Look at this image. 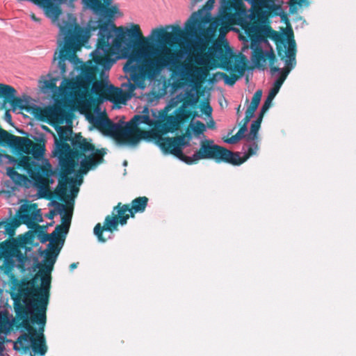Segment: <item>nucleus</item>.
Returning a JSON list of instances; mask_svg holds the SVG:
<instances>
[{"mask_svg":"<svg viewBox=\"0 0 356 356\" xmlns=\"http://www.w3.org/2000/svg\"><path fill=\"white\" fill-rule=\"evenodd\" d=\"M56 205L62 224L49 234L47 226L38 224L43 219L37 204H28L24 199V225L29 229L24 233V318L31 316L40 322L44 321L51 296V272L60 250L55 242L64 241L72 217V205Z\"/></svg>","mask_w":356,"mask_h":356,"instance_id":"f257e3e1","label":"nucleus"},{"mask_svg":"<svg viewBox=\"0 0 356 356\" xmlns=\"http://www.w3.org/2000/svg\"><path fill=\"white\" fill-rule=\"evenodd\" d=\"M58 139L55 138L56 148L54 154L58 159L59 186L56 191L60 199H63L68 184L73 182L71 177L80 162L79 172L86 175L99 164L103 163L106 154L104 149H97L81 133L72 135V129L59 127Z\"/></svg>","mask_w":356,"mask_h":356,"instance_id":"f03ea898","label":"nucleus"},{"mask_svg":"<svg viewBox=\"0 0 356 356\" xmlns=\"http://www.w3.org/2000/svg\"><path fill=\"white\" fill-rule=\"evenodd\" d=\"M143 113V115H135L125 126L113 122L106 115L95 118L92 124L103 134L113 137L120 143L136 145L141 140H154L164 153L173 154L188 164L191 156L185 155L182 152L184 147L190 145L186 135L174 138L163 137L158 131L140 129L139 125L141 124H152L148 108H145Z\"/></svg>","mask_w":356,"mask_h":356,"instance_id":"7ed1b4c3","label":"nucleus"},{"mask_svg":"<svg viewBox=\"0 0 356 356\" xmlns=\"http://www.w3.org/2000/svg\"><path fill=\"white\" fill-rule=\"evenodd\" d=\"M172 51L178 54L176 58L179 60V64L174 70H171L170 66L165 68H168L173 74L180 72L189 75L191 77V82L200 95L204 93L202 84L209 76L210 70L221 66L227 70L237 72V74L232 73L229 75L221 74L225 83L229 86L234 85L245 72L243 67L238 64L232 66L231 61L232 51L226 40H215L206 51H197L195 56V62L199 65L198 67L181 61V55L179 51L172 50Z\"/></svg>","mask_w":356,"mask_h":356,"instance_id":"20e7f679","label":"nucleus"},{"mask_svg":"<svg viewBox=\"0 0 356 356\" xmlns=\"http://www.w3.org/2000/svg\"><path fill=\"white\" fill-rule=\"evenodd\" d=\"M215 0H208L205 5L197 11L192 13L184 25L185 31L179 25L167 26L171 28L168 32L163 27L156 28L152 31L150 37L170 47H176L186 36L197 38L196 49L199 51L207 50L216 35L217 28L220 25V19L211 18L210 10L213 8Z\"/></svg>","mask_w":356,"mask_h":356,"instance_id":"39448f33","label":"nucleus"},{"mask_svg":"<svg viewBox=\"0 0 356 356\" xmlns=\"http://www.w3.org/2000/svg\"><path fill=\"white\" fill-rule=\"evenodd\" d=\"M99 38L96 49L91 53L92 58L81 67L79 83L86 90H91L98 99L104 100L108 84L103 81L104 70H108L113 65L111 56L112 46L109 43L111 35L108 24L100 26Z\"/></svg>","mask_w":356,"mask_h":356,"instance_id":"423d86ee","label":"nucleus"},{"mask_svg":"<svg viewBox=\"0 0 356 356\" xmlns=\"http://www.w3.org/2000/svg\"><path fill=\"white\" fill-rule=\"evenodd\" d=\"M266 17L265 10L261 8H253L250 15L241 19V26L250 40V44L254 45L266 38H270L275 42L277 52L280 47L286 51L290 42L295 40L292 29H288L284 35L278 34L270 26L264 24Z\"/></svg>","mask_w":356,"mask_h":356,"instance_id":"0eeeda50","label":"nucleus"},{"mask_svg":"<svg viewBox=\"0 0 356 356\" xmlns=\"http://www.w3.org/2000/svg\"><path fill=\"white\" fill-rule=\"evenodd\" d=\"M17 280V292L14 291L6 293L10 294L11 299L13 300V307L15 312L16 318H14L6 309H0V332L7 336L15 330L19 332L15 349L22 354V275ZM6 285V282L0 280V308L1 307L2 296L3 288Z\"/></svg>","mask_w":356,"mask_h":356,"instance_id":"6e6552de","label":"nucleus"},{"mask_svg":"<svg viewBox=\"0 0 356 356\" xmlns=\"http://www.w3.org/2000/svg\"><path fill=\"white\" fill-rule=\"evenodd\" d=\"M45 312L44 321L42 320L36 321L31 316L25 317L24 322V342L27 346H24V353L30 351L31 356H44L48 350L47 340L44 335L45 326L47 321V312Z\"/></svg>","mask_w":356,"mask_h":356,"instance_id":"1a4fd4ad","label":"nucleus"},{"mask_svg":"<svg viewBox=\"0 0 356 356\" xmlns=\"http://www.w3.org/2000/svg\"><path fill=\"white\" fill-rule=\"evenodd\" d=\"M60 33L64 35V42L63 48L58 54V67L61 74L64 75L66 72L65 59L76 64V67L81 70V67L83 63L76 54V52L81 47V28L78 25L69 24L65 26L60 27Z\"/></svg>","mask_w":356,"mask_h":356,"instance_id":"9d476101","label":"nucleus"},{"mask_svg":"<svg viewBox=\"0 0 356 356\" xmlns=\"http://www.w3.org/2000/svg\"><path fill=\"white\" fill-rule=\"evenodd\" d=\"M58 167L60 168L59 165ZM58 172H60V171ZM28 174L31 179L33 180L34 185L42 193L41 197H45L48 200L55 198L63 202H66L68 197V186H71L74 183V179H73V182L67 184L66 193L63 197V199L61 200L56 193V191L59 186V184L54 192H51L49 190V185L54 183V180L51 178V177L55 175L56 172V170H52L51 165L47 160L45 161V163L42 166L34 168V170L29 172ZM58 175L59 176V173H58Z\"/></svg>","mask_w":356,"mask_h":356,"instance_id":"9b49d317","label":"nucleus"},{"mask_svg":"<svg viewBox=\"0 0 356 356\" xmlns=\"http://www.w3.org/2000/svg\"><path fill=\"white\" fill-rule=\"evenodd\" d=\"M233 152L215 145L212 140H204L200 143V149L191 156L188 165L197 163L201 159H213L216 163H227L230 164V156Z\"/></svg>","mask_w":356,"mask_h":356,"instance_id":"f8f14e48","label":"nucleus"},{"mask_svg":"<svg viewBox=\"0 0 356 356\" xmlns=\"http://www.w3.org/2000/svg\"><path fill=\"white\" fill-rule=\"evenodd\" d=\"M24 170L27 173L34 170V168L43 165L41 161H45L44 155L45 145L42 140L35 142L28 138V134L24 131Z\"/></svg>","mask_w":356,"mask_h":356,"instance_id":"ddd939ff","label":"nucleus"},{"mask_svg":"<svg viewBox=\"0 0 356 356\" xmlns=\"http://www.w3.org/2000/svg\"><path fill=\"white\" fill-rule=\"evenodd\" d=\"M296 44L295 40L290 42L286 51H284L281 47L278 48V56L282 60L284 61L285 67L284 69H281L279 72L280 76L274 82L273 86L268 95V97L273 99H274L287 78L289 74L295 67L296 65Z\"/></svg>","mask_w":356,"mask_h":356,"instance_id":"4468645a","label":"nucleus"},{"mask_svg":"<svg viewBox=\"0 0 356 356\" xmlns=\"http://www.w3.org/2000/svg\"><path fill=\"white\" fill-rule=\"evenodd\" d=\"M129 215L126 213V209H122L121 202H119L113 207L112 214L106 216L104 225L97 223L94 227V234L97 236L98 241L102 243L106 241V238L103 236V232L107 231L113 233L118 230V225H124L127 222Z\"/></svg>","mask_w":356,"mask_h":356,"instance_id":"2eb2a0df","label":"nucleus"},{"mask_svg":"<svg viewBox=\"0 0 356 356\" xmlns=\"http://www.w3.org/2000/svg\"><path fill=\"white\" fill-rule=\"evenodd\" d=\"M252 50L251 60L254 65L258 68H265L266 60L269 62V66L271 74H275L280 71V68L275 66L276 56L273 49L271 48L269 51H264L260 46V43L250 44Z\"/></svg>","mask_w":356,"mask_h":356,"instance_id":"dca6fc26","label":"nucleus"},{"mask_svg":"<svg viewBox=\"0 0 356 356\" xmlns=\"http://www.w3.org/2000/svg\"><path fill=\"white\" fill-rule=\"evenodd\" d=\"M7 104L13 112L22 114V96H17V90L11 86L0 83V109H6Z\"/></svg>","mask_w":356,"mask_h":356,"instance_id":"f3484780","label":"nucleus"},{"mask_svg":"<svg viewBox=\"0 0 356 356\" xmlns=\"http://www.w3.org/2000/svg\"><path fill=\"white\" fill-rule=\"evenodd\" d=\"M3 259V264L0 266V273L3 271L8 276H13L12 271L15 267L22 273V252L7 248L0 253V259Z\"/></svg>","mask_w":356,"mask_h":356,"instance_id":"a211bd4d","label":"nucleus"},{"mask_svg":"<svg viewBox=\"0 0 356 356\" xmlns=\"http://www.w3.org/2000/svg\"><path fill=\"white\" fill-rule=\"evenodd\" d=\"M33 113L38 119L42 121H48L51 124H63L65 118V111L58 106L45 108L36 107L34 109Z\"/></svg>","mask_w":356,"mask_h":356,"instance_id":"6ab92c4d","label":"nucleus"},{"mask_svg":"<svg viewBox=\"0 0 356 356\" xmlns=\"http://www.w3.org/2000/svg\"><path fill=\"white\" fill-rule=\"evenodd\" d=\"M17 204L19 207L16 210L15 216L6 218L5 232L3 234H8L9 238L13 237L15 234L16 229L22 225V197H18Z\"/></svg>","mask_w":356,"mask_h":356,"instance_id":"aec40b11","label":"nucleus"},{"mask_svg":"<svg viewBox=\"0 0 356 356\" xmlns=\"http://www.w3.org/2000/svg\"><path fill=\"white\" fill-rule=\"evenodd\" d=\"M185 122L183 116L181 113L179 108L175 115H170L164 120L161 126V131L163 134H168L169 132L173 133L177 131L181 124Z\"/></svg>","mask_w":356,"mask_h":356,"instance_id":"412c9836","label":"nucleus"},{"mask_svg":"<svg viewBox=\"0 0 356 356\" xmlns=\"http://www.w3.org/2000/svg\"><path fill=\"white\" fill-rule=\"evenodd\" d=\"M149 199L146 196L138 197L134 199L131 204H122V209H126V213L129 212V217L134 218L137 213H143L145 211Z\"/></svg>","mask_w":356,"mask_h":356,"instance_id":"4be33fe9","label":"nucleus"},{"mask_svg":"<svg viewBox=\"0 0 356 356\" xmlns=\"http://www.w3.org/2000/svg\"><path fill=\"white\" fill-rule=\"evenodd\" d=\"M0 146L10 149L22 146V136L13 135L6 130L0 129Z\"/></svg>","mask_w":356,"mask_h":356,"instance_id":"5701e85b","label":"nucleus"},{"mask_svg":"<svg viewBox=\"0 0 356 356\" xmlns=\"http://www.w3.org/2000/svg\"><path fill=\"white\" fill-rule=\"evenodd\" d=\"M259 149L258 144L253 143L249 146L248 152L243 157H241L239 152H233L230 156V164L233 165H240L245 162L251 156L254 155Z\"/></svg>","mask_w":356,"mask_h":356,"instance_id":"b1692460","label":"nucleus"},{"mask_svg":"<svg viewBox=\"0 0 356 356\" xmlns=\"http://www.w3.org/2000/svg\"><path fill=\"white\" fill-rule=\"evenodd\" d=\"M11 152L16 155V159L9 154H4V162L6 164L13 165L17 170L22 171V146H17L14 149H11Z\"/></svg>","mask_w":356,"mask_h":356,"instance_id":"393cba45","label":"nucleus"},{"mask_svg":"<svg viewBox=\"0 0 356 356\" xmlns=\"http://www.w3.org/2000/svg\"><path fill=\"white\" fill-rule=\"evenodd\" d=\"M123 97L122 89L115 87L113 85H108L104 99L108 100L113 103H120Z\"/></svg>","mask_w":356,"mask_h":356,"instance_id":"a878e982","label":"nucleus"},{"mask_svg":"<svg viewBox=\"0 0 356 356\" xmlns=\"http://www.w3.org/2000/svg\"><path fill=\"white\" fill-rule=\"evenodd\" d=\"M195 90H197L195 89ZM196 92H197V91H196ZM197 95H195L191 92H186V95L184 97V99H183L182 104L180 106H184V108L188 107V106L195 108L198 103L199 96L203 95V93L202 95H200L198 92H197Z\"/></svg>","mask_w":356,"mask_h":356,"instance_id":"bb28decb","label":"nucleus"},{"mask_svg":"<svg viewBox=\"0 0 356 356\" xmlns=\"http://www.w3.org/2000/svg\"><path fill=\"white\" fill-rule=\"evenodd\" d=\"M263 117L259 115L257 119L252 122L250 126V134L247 136V140H254L257 138V133L261 127Z\"/></svg>","mask_w":356,"mask_h":356,"instance_id":"cd10ccee","label":"nucleus"},{"mask_svg":"<svg viewBox=\"0 0 356 356\" xmlns=\"http://www.w3.org/2000/svg\"><path fill=\"white\" fill-rule=\"evenodd\" d=\"M22 234H19L15 238H13V236L8 238L7 241H8L10 243L8 245V248L12 249L16 252H22Z\"/></svg>","mask_w":356,"mask_h":356,"instance_id":"c85d7f7f","label":"nucleus"},{"mask_svg":"<svg viewBox=\"0 0 356 356\" xmlns=\"http://www.w3.org/2000/svg\"><path fill=\"white\" fill-rule=\"evenodd\" d=\"M179 108L185 122L189 120H193L198 116V113L196 111L188 109L187 107L184 108V106H179Z\"/></svg>","mask_w":356,"mask_h":356,"instance_id":"c756f323","label":"nucleus"},{"mask_svg":"<svg viewBox=\"0 0 356 356\" xmlns=\"http://www.w3.org/2000/svg\"><path fill=\"white\" fill-rule=\"evenodd\" d=\"M1 184L3 187L6 188L5 189L7 192V197H10L13 195H15V190L19 188L20 187L18 186L17 184L13 183V181L6 179L1 182Z\"/></svg>","mask_w":356,"mask_h":356,"instance_id":"7c9ffc66","label":"nucleus"},{"mask_svg":"<svg viewBox=\"0 0 356 356\" xmlns=\"http://www.w3.org/2000/svg\"><path fill=\"white\" fill-rule=\"evenodd\" d=\"M222 14L224 17L232 15V11L234 9V3L232 0H222Z\"/></svg>","mask_w":356,"mask_h":356,"instance_id":"2f4dec72","label":"nucleus"},{"mask_svg":"<svg viewBox=\"0 0 356 356\" xmlns=\"http://www.w3.org/2000/svg\"><path fill=\"white\" fill-rule=\"evenodd\" d=\"M244 134L243 128L242 129H239L238 131L234 136L230 138H224L223 140L229 144H235L245 136Z\"/></svg>","mask_w":356,"mask_h":356,"instance_id":"473e14b6","label":"nucleus"},{"mask_svg":"<svg viewBox=\"0 0 356 356\" xmlns=\"http://www.w3.org/2000/svg\"><path fill=\"white\" fill-rule=\"evenodd\" d=\"M308 0H290L289 10L291 13H294L297 11V6H301L302 4L309 6Z\"/></svg>","mask_w":356,"mask_h":356,"instance_id":"72a5a7b5","label":"nucleus"},{"mask_svg":"<svg viewBox=\"0 0 356 356\" xmlns=\"http://www.w3.org/2000/svg\"><path fill=\"white\" fill-rule=\"evenodd\" d=\"M206 129L205 125L201 121H197L195 125L192 127V130L196 136L202 134Z\"/></svg>","mask_w":356,"mask_h":356,"instance_id":"f704fd0d","label":"nucleus"},{"mask_svg":"<svg viewBox=\"0 0 356 356\" xmlns=\"http://www.w3.org/2000/svg\"><path fill=\"white\" fill-rule=\"evenodd\" d=\"M273 5L274 3L273 0H258L254 6V8H261L263 10H264V8H268L270 7L269 4Z\"/></svg>","mask_w":356,"mask_h":356,"instance_id":"c9c22d12","label":"nucleus"},{"mask_svg":"<svg viewBox=\"0 0 356 356\" xmlns=\"http://www.w3.org/2000/svg\"><path fill=\"white\" fill-rule=\"evenodd\" d=\"M273 101V99L267 97V98L266 99L262 107H261V109L260 111V113L259 115L260 116H262L264 117L265 113L269 109V108L271 106V102Z\"/></svg>","mask_w":356,"mask_h":356,"instance_id":"e433bc0d","label":"nucleus"},{"mask_svg":"<svg viewBox=\"0 0 356 356\" xmlns=\"http://www.w3.org/2000/svg\"><path fill=\"white\" fill-rule=\"evenodd\" d=\"M261 96H262V91L261 90H257L254 92V94L252 98V101H251L250 104L252 105L257 106L258 107V106L261 102Z\"/></svg>","mask_w":356,"mask_h":356,"instance_id":"4c0bfd02","label":"nucleus"},{"mask_svg":"<svg viewBox=\"0 0 356 356\" xmlns=\"http://www.w3.org/2000/svg\"><path fill=\"white\" fill-rule=\"evenodd\" d=\"M258 107L257 106L250 104L245 111V120L248 118H252L254 116V112Z\"/></svg>","mask_w":356,"mask_h":356,"instance_id":"58836bf2","label":"nucleus"},{"mask_svg":"<svg viewBox=\"0 0 356 356\" xmlns=\"http://www.w3.org/2000/svg\"><path fill=\"white\" fill-rule=\"evenodd\" d=\"M220 19V25L218 26L217 29H218L219 32L220 34L226 33L227 31L230 30L229 26L228 24L224 22L221 19Z\"/></svg>","mask_w":356,"mask_h":356,"instance_id":"ea45409f","label":"nucleus"},{"mask_svg":"<svg viewBox=\"0 0 356 356\" xmlns=\"http://www.w3.org/2000/svg\"><path fill=\"white\" fill-rule=\"evenodd\" d=\"M8 179L13 181V183L17 184L20 188L22 187V174L18 172V175H13Z\"/></svg>","mask_w":356,"mask_h":356,"instance_id":"a19ab883","label":"nucleus"},{"mask_svg":"<svg viewBox=\"0 0 356 356\" xmlns=\"http://www.w3.org/2000/svg\"><path fill=\"white\" fill-rule=\"evenodd\" d=\"M6 336H0V356H4V352L6 350L5 343L6 341H9V340L6 339Z\"/></svg>","mask_w":356,"mask_h":356,"instance_id":"79ce46f5","label":"nucleus"},{"mask_svg":"<svg viewBox=\"0 0 356 356\" xmlns=\"http://www.w3.org/2000/svg\"><path fill=\"white\" fill-rule=\"evenodd\" d=\"M45 88L51 90H54L56 88V79H51L49 81H45L44 82Z\"/></svg>","mask_w":356,"mask_h":356,"instance_id":"37998d69","label":"nucleus"},{"mask_svg":"<svg viewBox=\"0 0 356 356\" xmlns=\"http://www.w3.org/2000/svg\"><path fill=\"white\" fill-rule=\"evenodd\" d=\"M251 118H248L245 120V117L239 122L238 125L240 126V129L243 128V131H247V124L250 122Z\"/></svg>","mask_w":356,"mask_h":356,"instance_id":"c03bdc74","label":"nucleus"},{"mask_svg":"<svg viewBox=\"0 0 356 356\" xmlns=\"http://www.w3.org/2000/svg\"><path fill=\"white\" fill-rule=\"evenodd\" d=\"M6 175L9 178H10V177H12L13 175H18V172L15 170V169L13 167H7Z\"/></svg>","mask_w":356,"mask_h":356,"instance_id":"a18cd8bd","label":"nucleus"},{"mask_svg":"<svg viewBox=\"0 0 356 356\" xmlns=\"http://www.w3.org/2000/svg\"><path fill=\"white\" fill-rule=\"evenodd\" d=\"M5 110H6V111H5V113H4V115H3L4 120H5L6 122L9 123L10 124H13V121H12V115H11V114L10 113L9 110H7V108H6V109H5Z\"/></svg>","mask_w":356,"mask_h":356,"instance_id":"49530a36","label":"nucleus"},{"mask_svg":"<svg viewBox=\"0 0 356 356\" xmlns=\"http://www.w3.org/2000/svg\"><path fill=\"white\" fill-rule=\"evenodd\" d=\"M203 112L207 116H210L211 115L212 108L211 107V106L209 105V103H207L204 106V107H203Z\"/></svg>","mask_w":356,"mask_h":356,"instance_id":"de8ad7c7","label":"nucleus"},{"mask_svg":"<svg viewBox=\"0 0 356 356\" xmlns=\"http://www.w3.org/2000/svg\"><path fill=\"white\" fill-rule=\"evenodd\" d=\"M9 243H10L8 241H7V239L0 243V253L7 250L8 245Z\"/></svg>","mask_w":356,"mask_h":356,"instance_id":"09e8293b","label":"nucleus"},{"mask_svg":"<svg viewBox=\"0 0 356 356\" xmlns=\"http://www.w3.org/2000/svg\"><path fill=\"white\" fill-rule=\"evenodd\" d=\"M70 191H71L72 195L75 196V195H76V194L79 191V188L76 186H71Z\"/></svg>","mask_w":356,"mask_h":356,"instance_id":"8fccbe9b","label":"nucleus"},{"mask_svg":"<svg viewBox=\"0 0 356 356\" xmlns=\"http://www.w3.org/2000/svg\"><path fill=\"white\" fill-rule=\"evenodd\" d=\"M181 135H186V138L190 142L192 138L191 132L189 130V128H188L184 134H182Z\"/></svg>","mask_w":356,"mask_h":356,"instance_id":"3c124183","label":"nucleus"},{"mask_svg":"<svg viewBox=\"0 0 356 356\" xmlns=\"http://www.w3.org/2000/svg\"><path fill=\"white\" fill-rule=\"evenodd\" d=\"M23 99H24V110H27L28 111L29 110L28 107L25 104L29 102V96H27L26 95H24Z\"/></svg>","mask_w":356,"mask_h":356,"instance_id":"603ef678","label":"nucleus"},{"mask_svg":"<svg viewBox=\"0 0 356 356\" xmlns=\"http://www.w3.org/2000/svg\"><path fill=\"white\" fill-rule=\"evenodd\" d=\"M280 16L282 21H284L286 24H289V19L286 14L283 13L282 15H280Z\"/></svg>","mask_w":356,"mask_h":356,"instance_id":"864d4df0","label":"nucleus"},{"mask_svg":"<svg viewBox=\"0 0 356 356\" xmlns=\"http://www.w3.org/2000/svg\"><path fill=\"white\" fill-rule=\"evenodd\" d=\"M56 215V211L54 210H51L49 211V213L47 215V217L49 219H52L54 216Z\"/></svg>","mask_w":356,"mask_h":356,"instance_id":"5fc2aeb1","label":"nucleus"},{"mask_svg":"<svg viewBox=\"0 0 356 356\" xmlns=\"http://www.w3.org/2000/svg\"><path fill=\"white\" fill-rule=\"evenodd\" d=\"M9 309H11V306L8 304V300L7 299L6 302L4 303L3 310L6 309L9 312V310H8Z\"/></svg>","mask_w":356,"mask_h":356,"instance_id":"6e6d98bb","label":"nucleus"},{"mask_svg":"<svg viewBox=\"0 0 356 356\" xmlns=\"http://www.w3.org/2000/svg\"><path fill=\"white\" fill-rule=\"evenodd\" d=\"M9 309H11V306L8 304V300L7 299L6 302L4 303L3 310L6 309L9 312V310H8Z\"/></svg>","mask_w":356,"mask_h":356,"instance_id":"4d7b16f0","label":"nucleus"},{"mask_svg":"<svg viewBox=\"0 0 356 356\" xmlns=\"http://www.w3.org/2000/svg\"><path fill=\"white\" fill-rule=\"evenodd\" d=\"M79 263L76 262V263H72L70 265V271H72L74 270L75 268H76L77 266H78Z\"/></svg>","mask_w":356,"mask_h":356,"instance_id":"13d9d810","label":"nucleus"},{"mask_svg":"<svg viewBox=\"0 0 356 356\" xmlns=\"http://www.w3.org/2000/svg\"><path fill=\"white\" fill-rule=\"evenodd\" d=\"M202 0H191V7H194L197 3L202 1Z\"/></svg>","mask_w":356,"mask_h":356,"instance_id":"bf43d9fd","label":"nucleus"},{"mask_svg":"<svg viewBox=\"0 0 356 356\" xmlns=\"http://www.w3.org/2000/svg\"><path fill=\"white\" fill-rule=\"evenodd\" d=\"M6 195V197H7V192L5 190V188H2L0 189V196L2 195Z\"/></svg>","mask_w":356,"mask_h":356,"instance_id":"052dcab7","label":"nucleus"},{"mask_svg":"<svg viewBox=\"0 0 356 356\" xmlns=\"http://www.w3.org/2000/svg\"><path fill=\"white\" fill-rule=\"evenodd\" d=\"M6 222V218L0 220V228L3 225L5 227V222Z\"/></svg>","mask_w":356,"mask_h":356,"instance_id":"680f3d73","label":"nucleus"},{"mask_svg":"<svg viewBox=\"0 0 356 356\" xmlns=\"http://www.w3.org/2000/svg\"><path fill=\"white\" fill-rule=\"evenodd\" d=\"M209 127L211 128V129H214L215 128V122L213 120H211L210 124H209Z\"/></svg>","mask_w":356,"mask_h":356,"instance_id":"e2e57ef3","label":"nucleus"},{"mask_svg":"<svg viewBox=\"0 0 356 356\" xmlns=\"http://www.w3.org/2000/svg\"><path fill=\"white\" fill-rule=\"evenodd\" d=\"M3 156L4 154L0 153V165H1L3 163Z\"/></svg>","mask_w":356,"mask_h":356,"instance_id":"0e129e2a","label":"nucleus"},{"mask_svg":"<svg viewBox=\"0 0 356 356\" xmlns=\"http://www.w3.org/2000/svg\"><path fill=\"white\" fill-rule=\"evenodd\" d=\"M16 131L18 134H22V128L17 127Z\"/></svg>","mask_w":356,"mask_h":356,"instance_id":"69168bd1","label":"nucleus"},{"mask_svg":"<svg viewBox=\"0 0 356 356\" xmlns=\"http://www.w3.org/2000/svg\"><path fill=\"white\" fill-rule=\"evenodd\" d=\"M240 113H241V105H239L237 108V110H236V114L238 116H240Z\"/></svg>","mask_w":356,"mask_h":356,"instance_id":"338daca9","label":"nucleus"},{"mask_svg":"<svg viewBox=\"0 0 356 356\" xmlns=\"http://www.w3.org/2000/svg\"><path fill=\"white\" fill-rule=\"evenodd\" d=\"M31 18L34 20V21H39V19H38L35 15L34 14H32L31 15Z\"/></svg>","mask_w":356,"mask_h":356,"instance_id":"774afa93","label":"nucleus"}]
</instances>
